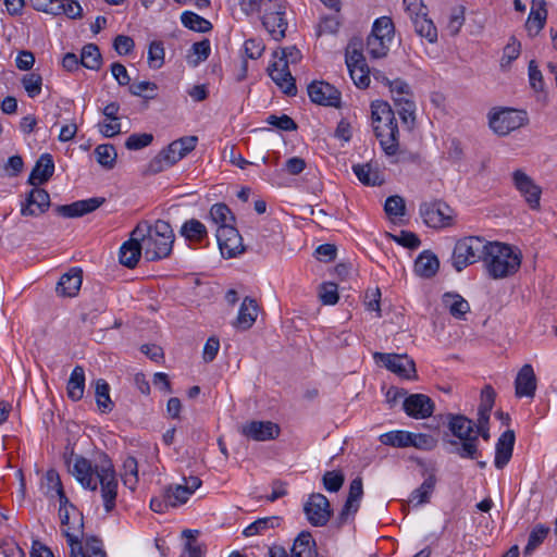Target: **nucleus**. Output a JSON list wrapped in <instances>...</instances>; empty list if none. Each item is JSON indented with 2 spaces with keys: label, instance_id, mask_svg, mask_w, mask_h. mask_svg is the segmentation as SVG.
<instances>
[{
  "label": "nucleus",
  "instance_id": "obj_26",
  "mask_svg": "<svg viewBox=\"0 0 557 557\" xmlns=\"http://www.w3.org/2000/svg\"><path fill=\"white\" fill-rule=\"evenodd\" d=\"M103 202L100 198H89L75 201L71 205L59 206L57 208L58 214L64 218H77L99 208Z\"/></svg>",
  "mask_w": 557,
  "mask_h": 557
},
{
  "label": "nucleus",
  "instance_id": "obj_36",
  "mask_svg": "<svg viewBox=\"0 0 557 557\" xmlns=\"http://www.w3.org/2000/svg\"><path fill=\"white\" fill-rule=\"evenodd\" d=\"M66 391L67 396L74 401L83 398L85 391V371L83 367L76 366L73 369L67 381Z\"/></svg>",
  "mask_w": 557,
  "mask_h": 557
},
{
  "label": "nucleus",
  "instance_id": "obj_28",
  "mask_svg": "<svg viewBox=\"0 0 557 557\" xmlns=\"http://www.w3.org/2000/svg\"><path fill=\"white\" fill-rule=\"evenodd\" d=\"M515 445V433L513 431H506L504 432L495 447V459L494 465L497 469H503L510 460L512 456Z\"/></svg>",
  "mask_w": 557,
  "mask_h": 557
},
{
  "label": "nucleus",
  "instance_id": "obj_19",
  "mask_svg": "<svg viewBox=\"0 0 557 557\" xmlns=\"http://www.w3.org/2000/svg\"><path fill=\"white\" fill-rule=\"evenodd\" d=\"M280 432V426L272 421H249L240 426V433L256 442L274 440Z\"/></svg>",
  "mask_w": 557,
  "mask_h": 557
},
{
  "label": "nucleus",
  "instance_id": "obj_42",
  "mask_svg": "<svg viewBox=\"0 0 557 557\" xmlns=\"http://www.w3.org/2000/svg\"><path fill=\"white\" fill-rule=\"evenodd\" d=\"M416 33L425 38L430 44H434L437 40V28L433 21L429 18L428 13L424 16L414 18L412 21Z\"/></svg>",
  "mask_w": 557,
  "mask_h": 557
},
{
  "label": "nucleus",
  "instance_id": "obj_6",
  "mask_svg": "<svg viewBox=\"0 0 557 557\" xmlns=\"http://www.w3.org/2000/svg\"><path fill=\"white\" fill-rule=\"evenodd\" d=\"M301 60V52L295 46L281 48L272 53V60L268 66V74L274 84L287 96L297 92L295 78L289 66Z\"/></svg>",
  "mask_w": 557,
  "mask_h": 557
},
{
  "label": "nucleus",
  "instance_id": "obj_47",
  "mask_svg": "<svg viewBox=\"0 0 557 557\" xmlns=\"http://www.w3.org/2000/svg\"><path fill=\"white\" fill-rule=\"evenodd\" d=\"M521 53V44L516 38H510L509 42L505 46L499 61V66L503 71H508L515 60Z\"/></svg>",
  "mask_w": 557,
  "mask_h": 557
},
{
  "label": "nucleus",
  "instance_id": "obj_46",
  "mask_svg": "<svg viewBox=\"0 0 557 557\" xmlns=\"http://www.w3.org/2000/svg\"><path fill=\"white\" fill-rule=\"evenodd\" d=\"M181 21L185 27L199 33L209 32L212 27L208 20L190 11L184 12L181 15Z\"/></svg>",
  "mask_w": 557,
  "mask_h": 557
},
{
  "label": "nucleus",
  "instance_id": "obj_60",
  "mask_svg": "<svg viewBox=\"0 0 557 557\" xmlns=\"http://www.w3.org/2000/svg\"><path fill=\"white\" fill-rule=\"evenodd\" d=\"M265 46L261 39L250 38L244 44L245 54L252 60L259 59L264 52Z\"/></svg>",
  "mask_w": 557,
  "mask_h": 557
},
{
  "label": "nucleus",
  "instance_id": "obj_18",
  "mask_svg": "<svg viewBox=\"0 0 557 557\" xmlns=\"http://www.w3.org/2000/svg\"><path fill=\"white\" fill-rule=\"evenodd\" d=\"M308 95L314 103L339 108L342 95L333 85L325 82H313L308 86Z\"/></svg>",
  "mask_w": 557,
  "mask_h": 557
},
{
  "label": "nucleus",
  "instance_id": "obj_31",
  "mask_svg": "<svg viewBox=\"0 0 557 557\" xmlns=\"http://www.w3.org/2000/svg\"><path fill=\"white\" fill-rule=\"evenodd\" d=\"M258 315V306L255 299L246 297L239 308L235 326L240 330H248L252 326Z\"/></svg>",
  "mask_w": 557,
  "mask_h": 557
},
{
  "label": "nucleus",
  "instance_id": "obj_9",
  "mask_svg": "<svg viewBox=\"0 0 557 557\" xmlns=\"http://www.w3.org/2000/svg\"><path fill=\"white\" fill-rule=\"evenodd\" d=\"M449 430L461 442L458 448V455L461 458L476 459L480 456L476 446V435L474 434V423L472 420L456 416L449 421Z\"/></svg>",
  "mask_w": 557,
  "mask_h": 557
},
{
  "label": "nucleus",
  "instance_id": "obj_29",
  "mask_svg": "<svg viewBox=\"0 0 557 557\" xmlns=\"http://www.w3.org/2000/svg\"><path fill=\"white\" fill-rule=\"evenodd\" d=\"M82 282V271L78 269H72L70 272L61 276L57 285V293L64 297H74L81 289Z\"/></svg>",
  "mask_w": 557,
  "mask_h": 557
},
{
  "label": "nucleus",
  "instance_id": "obj_32",
  "mask_svg": "<svg viewBox=\"0 0 557 557\" xmlns=\"http://www.w3.org/2000/svg\"><path fill=\"white\" fill-rule=\"evenodd\" d=\"M547 11L543 0H533L531 11L527 20V28L530 34L536 35L545 25Z\"/></svg>",
  "mask_w": 557,
  "mask_h": 557
},
{
  "label": "nucleus",
  "instance_id": "obj_45",
  "mask_svg": "<svg viewBox=\"0 0 557 557\" xmlns=\"http://www.w3.org/2000/svg\"><path fill=\"white\" fill-rule=\"evenodd\" d=\"M122 480L126 487L134 491L138 483V465L134 457L128 456L123 461Z\"/></svg>",
  "mask_w": 557,
  "mask_h": 557
},
{
  "label": "nucleus",
  "instance_id": "obj_1",
  "mask_svg": "<svg viewBox=\"0 0 557 557\" xmlns=\"http://www.w3.org/2000/svg\"><path fill=\"white\" fill-rule=\"evenodd\" d=\"M69 468L84 488L96 491L100 485L106 511L109 512L115 507L119 483L112 461L107 455H99L94 463L85 457L74 456L70 459Z\"/></svg>",
  "mask_w": 557,
  "mask_h": 557
},
{
  "label": "nucleus",
  "instance_id": "obj_16",
  "mask_svg": "<svg viewBox=\"0 0 557 557\" xmlns=\"http://www.w3.org/2000/svg\"><path fill=\"white\" fill-rule=\"evenodd\" d=\"M215 236L222 256L234 258L244 251L243 238L233 225L218 227Z\"/></svg>",
  "mask_w": 557,
  "mask_h": 557
},
{
  "label": "nucleus",
  "instance_id": "obj_58",
  "mask_svg": "<svg viewBox=\"0 0 557 557\" xmlns=\"http://www.w3.org/2000/svg\"><path fill=\"white\" fill-rule=\"evenodd\" d=\"M53 4L60 5V15L64 14L70 18L82 17L83 9L75 0H52Z\"/></svg>",
  "mask_w": 557,
  "mask_h": 557
},
{
  "label": "nucleus",
  "instance_id": "obj_50",
  "mask_svg": "<svg viewBox=\"0 0 557 557\" xmlns=\"http://www.w3.org/2000/svg\"><path fill=\"white\" fill-rule=\"evenodd\" d=\"M81 63L89 70H98L101 65V54L96 45H86L81 53Z\"/></svg>",
  "mask_w": 557,
  "mask_h": 557
},
{
  "label": "nucleus",
  "instance_id": "obj_23",
  "mask_svg": "<svg viewBox=\"0 0 557 557\" xmlns=\"http://www.w3.org/2000/svg\"><path fill=\"white\" fill-rule=\"evenodd\" d=\"M144 250L137 236L134 235V230L131 232L129 238L124 242L119 250V260L121 264L128 269H134L139 260Z\"/></svg>",
  "mask_w": 557,
  "mask_h": 557
},
{
  "label": "nucleus",
  "instance_id": "obj_39",
  "mask_svg": "<svg viewBox=\"0 0 557 557\" xmlns=\"http://www.w3.org/2000/svg\"><path fill=\"white\" fill-rule=\"evenodd\" d=\"M352 171L358 180L368 186H377L384 182L382 173L379 169L373 168L371 164H357L352 166Z\"/></svg>",
  "mask_w": 557,
  "mask_h": 557
},
{
  "label": "nucleus",
  "instance_id": "obj_34",
  "mask_svg": "<svg viewBox=\"0 0 557 557\" xmlns=\"http://www.w3.org/2000/svg\"><path fill=\"white\" fill-rule=\"evenodd\" d=\"M436 484V476L433 472H429L422 484L412 491L409 502L413 506H420L429 502Z\"/></svg>",
  "mask_w": 557,
  "mask_h": 557
},
{
  "label": "nucleus",
  "instance_id": "obj_54",
  "mask_svg": "<svg viewBox=\"0 0 557 557\" xmlns=\"http://www.w3.org/2000/svg\"><path fill=\"white\" fill-rule=\"evenodd\" d=\"M397 112L405 124H412L414 121V102L410 99L395 97Z\"/></svg>",
  "mask_w": 557,
  "mask_h": 557
},
{
  "label": "nucleus",
  "instance_id": "obj_15",
  "mask_svg": "<svg viewBox=\"0 0 557 557\" xmlns=\"http://www.w3.org/2000/svg\"><path fill=\"white\" fill-rule=\"evenodd\" d=\"M304 511L308 521L314 527L325 525L332 512L329 499L320 493L310 495L304 506Z\"/></svg>",
  "mask_w": 557,
  "mask_h": 557
},
{
  "label": "nucleus",
  "instance_id": "obj_27",
  "mask_svg": "<svg viewBox=\"0 0 557 557\" xmlns=\"http://www.w3.org/2000/svg\"><path fill=\"white\" fill-rule=\"evenodd\" d=\"M54 172V163L51 154L44 153L37 160L28 177V183L35 187L47 182Z\"/></svg>",
  "mask_w": 557,
  "mask_h": 557
},
{
  "label": "nucleus",
  "instance_id": "obj_10",
  "mask_svg": "<svg viewBox=\"0 0 557 557\" xmlns=\"http://www.w3.org/2000/svg\"><path fill=\"white\" fill-rule=\"evenodd\" d=\"M380 442L396 448L414 447L420 450H431L436 446V440L429 434L413 433L405 430L389 431L381 434Z\"/></svg>",
  "mask_w": 557,
  "mask_h": 557
},
{
  "label": "nucleus",
  "instance_id": "obj_33",
  "mask_svg": "<svg viewBox=\"0 0 557 557\" xmlns=\"http://www.w3.org/2000/svg\"><path fill=\"white\" fill-rule=\"evenodd\" d=\"M180 233L189 243L200 244L208 238L206 225L196 219L185 221Z\"/></svg>",
  "mask_w": 557,
  "mask_h": 557
},
{
  "label": "nucleus",
  "instance_id": "obj_5",
  "mask_svg": "<svg viewBox=\"0 0 557 557\" xmlns=\"http://www.w3.org/2000/svg\"><path fill=\"white\" fill-rule=\"evenodd\" d=\"M484 265L488 276L500 280L513 275L521 265V251L508 244L488 242L484 256Z\"/></svg>",
  "mask_w": 557,
  "mask_h": 557
},
{
  "label": "nucleus",
  "instance_id": "obj_59",
  "mask_svg": "<svg viewBox=\"0 0 557 557\" xmlns=\"http://www.w3.org/2000/svg\"><path fill=\"white\" fill-rule=\"evenodd\" d=\"M346 65L348 67L364 65L367 64L363 53L360 49V45L357 42H350L346 49Z\"/></svg>",
  "mask_w": 557,
  "mask_h": 557
},
{
  "label": "nucleus",
  "instance_id": "obj_53",
  "mask_svg": "<svg viewBox=\"0 0 557 557\" xmlns=\"http://www.w3.org/2000/svg\"><path fill=\"white\" fill-rule=\"evenodd\" d=\"M465 7L462 5L451 8L446 25V28L450 35L455 36L460 32L465 23Z\"/></svg>",
  "mask_w": 557,
  "mask_h": 557
},
{
  "label": "nucleus",
  "instance_id": "obj_56",
  "mask_svg": "<svg viewBox=\"0 0 557 557\" xmlns=\"http://www.w3.org/2000/svg\"><path fill=\"white\" fill-rule=\"evenodd\" d=\"M384 210L391 219L404 216L406 213L404 198L398 195L388 197L385 201Z\"/></svg>",
  "mask_w": 557,
  "mask_h": 557
},
{
  "label": "nucleus",
  "instance_id": "obj_7",
  "mask_svg": "<svg viewBox=\"0 0 557 557\" xmlns=\"http://www.w3.org/2000/svg\"><path fill=\"white\" fill-rule=\"evenodd\" d=\"M395 27L391 17L381 16L372 25L367 40V52L373 59L384 58L394 39Z\"/></svg>",
  "mask_w": 557,
  "mask_h": 557
},
{
  "label": "nucleus",
  "instance_id": "obj_22",
  "mask_svg": "<svg viewBox=\"0 0 557 557\" xmlns=\"http://www.w3.org/2000/svg\"><path fill=\"white\" fill-rule=\"evenodd\" d=\"M201 485V481L197 476L185 479L184 485L169 486L165 491L164 498L171 507H177L185 504L194 492Z\"/></svg>",
  "mask_w": 557,
  "mask_h": 557
},
{
  "label": "nucleus",
  "instance_id": "obj_35",
  "mask_svg": "<svg viewBox=\"0 0 557 557\" xmlns=\"http://www.w3.org/2000/svg\"><path fill=\"white\" fill-rule=\"evenodd\" d=\"M251 11H256L261 18L265 14H286V4L283 0H248Z\"/></svg>",
  "mask_w": 557,
  "mask_h": 557
},
{
  "label": "nucleus",
  "instance_id": "obj_55",
  "mask_svg": "<svg viewBox=\"0 0 557 557\" xmlns=\"http://www.w3.org/2000/svg\"><path fill=\"white\" fill-rule=\"evenodd\" d=\"M354 84L361 89L368 88L371 82L368 64L348 67Z\"/></svg>",
  "mask_w": 557,
  "mask_h": 557
},
{
  "label": "nucleus",
  "instance_id": "obj_41",
  "mask_svg": "<svg viewBox=\"0 0 557 557\" xmlns=\"http://www.w3.org/2000/svg\"><path fill=\"white\" fill-rule=\"evenodd\" d=\"M281 521H282V519L277 516L259 518L255 522L247 525L244 529L243 534L245 536H255L258 534H262L263 532H265L269 529H274V528L278 527L281 524Z\"/></svg>",
  "mask_w": 557,
  "mask_h": 557
},
{
  "label": "nucleus",
  "instance_id": "obj_13",
  "mask_svg": "<svg viewBox=\"0 0 557 557\" xmlns=\"http://www.w3.org/2000/svg\"><path fill=\"white\" fill-rule=\"evenodd\" d=\"M511 184L531 210L541 209L542 187L524 169H516L510 174Z\"/></svg>",
  "mask_w": 557,
  "mask_h": 557
},
{
  "label": "nucleus",
  "instance_id": "obj_2",
  "mask_svg": "<svg viewBox=\"0 0 557 557\" xmlns=\"http://www.w3.org/2000/svg\"><path fill=\"white\" fill-rule=\"evenodd\" d=\"M59 517L62 524V534L70 546V557H107L100 540L89 537L83 545L84 521L78 509L70 503L59 500Z\"/></svg>",
  "mask_w": 557,
  "mask_h": 557
},
{
  "label": "nucleus",
  "instance_id": "obj_30",
  "mask_svg": "<svg viewBox=\"0 0 557 557\" xmlns=\"http://www.w3.org/2000/svg\"><path fill=\"white\" fill-rule=\"evenodd\" d=\"M440 268L437 257L431 251H422L414 262V272L418 276L430 278L434 276Z\"/></svg>",
  "mask_w": 557,
  "mask_h": 557
},
{
  "label": "nucleus",
  "instance_id": "obj_63",
  "mask_svg": "<svg viewBox=\"0 0 557 557\" xmlns=\"http://www.w3.org/2000/svg\"><path fill=\"white\" fill-rule=\"evenodd\" d=\"M320 298L324 305H335L338 301L337 286L334 283H324L320 288Z\"/></svg>",
  "mask_w": 557,
  "mask_h": 557
},
{
  "label": "nucleus",
  "instance_id": "obj_3",
  "mask_svg": "<svg viewBox=\"0 0 557 557\" xmlns=\"http://www.w3.org/2000/svg\"><path fill=\"white\" fill-rule=\"evenodd\" d=\"M144 250L147 261H157L169 257L175 239L174 232L169 222L157 220L153 224L139 222L134 228Z\"/></svg>",
  "mask_w": 557,
  "mask_h": 557
},
{
  "label": "nucleus",
  "instance_id": "obj_57",
  "mask_svg": "<svg viewBox=\"0 0 557 557\" xmlns=\"http://www.w3.org/2000/svg\"><path fill=\"white\" fill-rule=\"evenodd\" d=\"M164 62V48L162 42L152 41L148 49V64L151 69H160Z\"/></svg>",
  "mask_w": 557,
  "mask_h": 557
},
{
  "label": "nucleus",
  "instance_id": "obj_64",
  "mask_svg": "<svg viewBox=\"0 0 557 557\" xmlns=\"http://www.w3.org/2000/svg\"><path fill=\"white\" fill-rule=\"evenodd\" d=\"M0 554L3 557H26L24 550L13 540H4L0 543Z\"/></svg>",
  "mask_w": 557,
  "mask_h": 557
},
{
  "label": "nucleus",
  "instance_id": "obj_43",
  "mask_svg": "<svg viewBox=\"0 0 557 557\" xmlns=\"http://www.w3.org/2000/svg\"><path fill=\"white\" fill-rule=\"evenodd\" d=\"M443 304L450 314L458 319L462 318L470 309L468 301L457 294H445Z\"/></svg>",
  "mask_w": 557,
  "mask_h": 557
},
{
  "label": "nucleus",
  "instance_id": "obj_17",
  "mask_svg": "<svg viewBox=\"0 0 557 557\" xmlns=\"http://www.w3.org/2000/svg\"><path fill=\"white\" fill-rule=\"evenodd\" d=\"M374 359L400 377L410 379L416 373L414 362L407 355L375 352Z\"/></svg>",
  "mask_w": 557,
  "mask_h": 557
},
{
  "label": "nucleus",
  "instance_id": "obj_12",
  "mask_svg": "<svg viewBox=\"0 0 557 557\" xmlns=\"http://www.w3.org/2000/svg\"><path fill=\"white\" fill-rule=\"evenodd\" d=\"M527 123L528 115L525 111L502 108L488 113L490 127L499 136H506Z\"/></svg>",
  "mask_w": 557,
  "mask_h": 557
},
{
  "label": "nucleus",
  "instance_id": "obj_4",
  "mask_svg": "<svg viewBox=\"0 0 557 557\" xmlns=\"http://www.w3.org/2000/svg\"><path fill=\"white\" fill-rule=\"evenodd\" d=\"M371 126L385 156L395 158L399 152V131L391 106L383 100L371 102Z\"/></svg>",
  "mask_w": 557,
  "mask_h": 557
},
{
  "label": "nucleus",
  "instance_id": "obj_48",
  "mask_svg": "<svg viewBox=\"0 0 557 557\" xmlns=\"http://www.w3.org/2000/svg\"><path fill=\"white\" fill-rule=\"evenodd\" d=\"M209 218L218 227L232 225V222L234 221L231 210L224 203L213 205L209 211Z\"/></svg>",
  "mask_w": 557,
  "mask_h": 557
},
{
  "label": "nucleus",
  "instance_id": "obj_21",
  "mask_svg": "<svg viewBox=\"0 0 557 557\" xmlns=\"http://www.w3.org/2000/svg\"><path fill=\"white\" fill-rule=\"evenodd\" d=\"M405 412L417 420L426 419L434 411V403L424 394H411L404 400Z\"/></svg>",
  "mask_w": 557,
  "mask_h": 557
},
{
  "label": "nucleus",
  "instance_id": "obj_52",
  "mask_svg": "<svg viewBox=\"0 0 557 557\" xmlns=\"http://www.w3.org/2000/svg\"><path fill=\"white\" fill-rule=\"evenodd\" d=\"M158 86L152 82L141 81L135 82L129 86V92L133 96L151 100L157 97Z\"/></svg>",
  "mask_w": 557,
  "mask_h": 557
},
{
  "label": "nucleus",
  "instance_id": "obj_51",
  "mask_svg": "<svg viewBox=\"0 0 557 557\" xmlns=\"http://www.w3.org/2000/svg\"><path fill=\"white\" fill-rule=\"evenodd\" d=\"M21 84L29 98H36L42 89V77L35 72L27 73L21 78Z\"/></svg>",
  "mask_w": 557,
  "mask_h": 557
},
{
  "label": "nucleus",
  "instance_id": "obj_8",
  "mask_svg": "<svg viewBox=\"0 0 557 557\" xmlns=\"http://www.w3.org/2000/svg\"><path fill=\"white\" fill-rule=\"evenodd\" d=\"M488 243L478 236H468L459 239L453 252V265L460 272L470 264L475 263L484 256Z\"/></svg>",
  "mask_w": 557,
  "mask_h": 557
},
{
  "label": "nucleus",
  "instance_id": "obj_38",
  "mask_svg": "<svg viewBox=\"0 0 557 557\" xmlns=\"http://www.w3.org/2000/svg\"><path fill=\"white\" fill-rule=\"evenodd\" d=\"M42 485L46 487V494L50 498H58L63 503H66V495L64 493L59 473L51 469L48 470L42 479Z\"/></svg>",
  "mask_w": 557,
  "mask_h": 557
},
{
  "label": "nucleus",
  "instance_id": "obj_14",
  "mask_svg": "<svg viewBox=\"0 0 557 557\" xmlns=\"http://www.w3.org/2000/svg\"><path fill=\"white\" fill-rule=\"evenodd\" d=\"M197 140L196 136H187L171 143L168 148L153 160L152 164L157 165L154 170L162 171L182 160L195 149Z\"/></svg>",
  "mask_w": 557,
  "mask_h": 557
},
{
  "label": "nucleus",
  "instance_id": "obj_49",
  "mask_svg": "<svg viewBox=\"0 0 557 557\" xmlns=\"http://www.w3.org/2000/svg\"><path fill=\"white\" fill-rule=\"evenodd\" d=\"M95 156L101 166L112 169L115 165L117 153L112 145L102 144L96 147Z\"/></svg>",
  "mask_w": 557,
  "mask_h": 557
},
{
  "label": "nucleus",
  "instance_id": "obj_44",
  "mask_svg": "<svg viewBox=\"0 0 557 557\" xmlns=\"http://www.w3.org/2000/svg\"><path fill=\"white\" fill-rule=\"evenodd\" d=\"M96 403L101 412H110L113 409V401L110 398V386L103 380L99 379L95 383Z\"/></svg>",
  "mask_w": 557,
  "mask_h": 557
},
{
  "label": "nucleus",
  "instance_id": "obj_40",
  "mask_svg": "<svg viewBox=\"0 0 557 557\" xmlns=\"http://www.w3.org/2000/svg\"><path fill=\"white\" fill-rule=\"evenodd\" d=\"M314 541L310 533H300L290 549V557H314Z\"/></svg>",
  "mask_w": 557,
  "mask_h": 557
},
{
  "label": "nucleus",
  "instance_id": "obj_61",
  "mask_svg": "<svg viewBox=\"0 0 557 557\" xmlns=\"http://www.w3.org/2000/svg\"><path fill=\"white\" fill-rule=\"evenodd\" d=\"M386 84L389 87L393 100L395 101V97L403 99H410V90L407 83L401 79L389 81L386 79Z\"/></svg>",
  "mask_w": 557,
  "mask_h": 557
},
{
  "label": "nucleus",
  "instance_id": "obj_11",
  "mask_svg": "<svg viewBox=\"0 0 557 557\" xmlns=\"http://www.w3.org/2000/svg\"><path fill=\"white\" fill-rule=\"evenodd\" d=\"M419 214L423 223L434 230H443L456 223V212L441 200L425 201L420 205Z\"/></svg>",
  "mask_w": 557,
  "mask_h": 557
},
{
  "label": "nucleus",
  "instance_id": "obj_62",
  "mask_svg": "<svg viewBox=\"0 0 557 557\" xmlns=\"http://www.w3.org/2000/svg\"><path fill=\"white\" fill-rule=\"evenodd\" d=\"M548 531L549 529L542 524L536 525L529 535V541L525 549L532 550L535 547H537L541 543H543V541L546 539L548 534Z\"/></svg>",
  "mask_w": 557,
  "mask_h": 557
},
{
  "label": "nucleus",
  "instance_id": "obj_24",
  "mask_svg": "<svg viewBox=\"0 0 557 557\" xmlns=\"http://www.w3.org/2000/svg\"><path fill=\"white\" fill-rule=\"evenodd\" d=\"M362 495V480L360 478H356L350 483L347 500L339 513L341 523L347 522L348 519L358 511Z\"/></svg>",
  "mask_w": 557,
  "mask_h": 557
},
{
  "label": "nucleus",
  "instance_id": "obj_20",
  "mask_svg": "<svg viewBox=\"0 0 557 557\" xmlns=\"http://www.w3.org/2000/svg\"><path fill=\"white\" fill-rule=\"evenodd\" d=\"M50 207V196L41 188L34 187L21 202V214L23 216H39Z\"/></svg>",
  "mask_w": 557,
  "mask_h": 557
},
{
  "label": "nucleus",
  "instance_id": "obj_25",
  "mask_svg": "<svg viewBox=\"0 0 557 557\" xmlns=\"http://www.w3.org/2000/svg\"><path fill=\"white\" fill-rule=\"evenodd\" d=\"M516 396L533 398L536 389V377L531 364H524L515 381Z\"/></svg>",
  "mask_w": 557,
  "mask_h": 557
},
{
  "label": "nucleus",
  "instance_id": "obj_37",
  "mask_svg": "<svg viewBox=\"0 0 557 557\" xmlns=\"http://www.w3.org/2000/svg\"><path fill=\"white\" fill-rule=\"evenodd\" d=\"M261 20L263 26L274 40H281L285 37V32L287 29L286 14H265Z\"/></svg>",
  "mask_w": 557,
  "mask_h": 557
}]
</instances>
